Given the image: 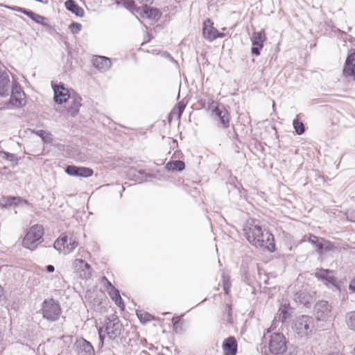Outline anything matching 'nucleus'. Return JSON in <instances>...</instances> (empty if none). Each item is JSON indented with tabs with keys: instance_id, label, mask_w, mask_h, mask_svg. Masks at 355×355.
<instances>
[{
	"instance_id": "nucleus-1",
	"label": "nucleus",
	"mask_w": 355,
	"mask_h": 355,
	"mask_svg": "<svg viewBox=\"0 0 355 355\" xmlns=\"http://www.w3.org/2000/svg\"><path fill=\"white\" fill-rule=\"evenodd\" d=\"M10 94L9 109H17L26 104L25 93L17 81H10L6 71H0V96L7 97Z\"/></svg>"
},
{
	"instance_id": "nucleus-46",
	"label": "nucleus",
	"mask_w": 355,
	"mask_h": 355,
	"mask_svg": "<svg viewBox=\"0 0 355 355\" xmlns=\"http://www.w3.org/2000/svg\"><path fill=\"white\" fill-rule=\"evenodd\" d=\"M6 7L7 8H8V9L12 10H15V11L23 12L25 15H26V12L27 11L26 9L23 8H20V7H17V6H6Z\"/></svg>"
},
{
	"instance_id": "nucleus-35",
	"label": "nucleus",
	"mask_w": 355,
	"mask_h": 355,
	"mask_svg": "<svg viewBox=\"0 0 355 355\" xmlns=\"http://www.w3.org/2000/svg\"><path fill=\"white\" fill-rule=\"evenodd\" d=\"M207 111H220L217 101L209 99L207 101Z\"/></svg>"
},
{
	"instance_id": "nucleus-27",
	"label": "nucleus",
	"mask_w": 355,
	"mask_h": 355,
	"mask_svg": "<svg viewBox=\"0 0 355 355\" xmlns=\"http://www.w3.org/2000/svg\"><path fill=\"white\" fill-rule=\"evenodd\" d=\"M310 297V295H309L306 292L302 291L296 293L295 295V300L303 304H306L307 303H309Z\"/></svg>"
},
{
	"instance_id": "nucleus-6",
	"label": "nucleus",
	"mask_w": 355,
	"mask_h": 355,
	"mask_svg": "<svg viewBox=\"0 0 355 355\" xmlns=\"http://www.w3.org/2000/svg\"><path fill=\"white\" fill-rule=\"evenodd\" d=\"M42 311L44 318L49 321H56L61 314V308L54 300L48 299L43 302Z\"/></svg>"
},
{
	"instance_id": "nucleus-24",
	"label": "nucleus",
	"mask_w": 355,
	"mask_h": 355,
	"mask_svg": "<svg viewBox=\"0 0 355 355\" xmlns=\"http://www.w3.org/2000/svg\"><path fill=\"white\" fill-rule=\"evenodd\" d=\"M264 37L265 35L263 32H254L252 37V42L253 46H263Z\"/></svg>"
},
{
	"instance_id": "nucleus-4",
	"label": "nucleus",
	"mask_w": 355,
	"mask_h": 355,
	"mask_svg": "<svg viewBox=\"0 0 355 355\" xmlns=\"http://www.w3.org/2000/svg\"><path fill=\"white\" fill-rule=\"evenodd\" d=\"M44 229L42 225H35L32 226L25 235L22 245L31 250H34L39 243L42 241Z\"/></svg>"
},
{
	"instance_id": "nucleus-30",
	"label": "nucleus",
	"mask_w": 355,
	"mask_h": 355,
	"mask_svg": "<svg viewBox=\"0 0 355 355\" xmlns=\"http://www.w3.org/2000/svg\"><path fill=\"white\" fill-rule=\"evenodd\" d=\"M343 73L345 77L352 76L355 79V63L349 67L344 66Z\"/></svg>"
},
{
	"instance_id": "nucleus-47",
	"label": "nucleus",
	"mask_w": 355,
	"mask_h": 355,
	"mask_svg": "<svg viewBox=\"0 0 355 355\" xmlns=\"http://www.w3.org/2000/svg\"><path fill=\"white\" fill-rule=\"evenodd\" d=\"M263 47V46H254L251 51H252V53L256 56H258L260 55V49Z\"/></svg>"
},
{
	"instance_id": "nucleus-48",
	"label": "nucleus",
	"mask_w": 355,
	"mask_h": 355,
	"mask_svg": "<svg viewBox=\"0 0 355 355\" xmlns=\"http://www.w3.org/2000/svg\"><path fill=\"white\" fill-rule=\"evenodd\" d=\"M103 281H105V286L107 291L111 289L112 287H114L112 284V283L105 277H103Z\"/></svg>"
},
{
	"instance_id": "nucleus-41",
	"label": "nucleus",
	"mask_w": 355,
	"mask_h": 355,
	"mask_svg": "<svg viewBox=\"0 0 355 355\" xmlns=\"http://www.w3.org/2000/svg\"><path fill=\"white\" fill-rule=\"evenodd\" d=\"M81 98L77 97L73 99V106L71 107V111H78L79 107L81 105Z\"/></svg>"
},
{
	"instance_id": "nucleus-53",
	"label": "nucleus",
	"mask_w": 355,
	"mask_h": 355,
	"mask_svg": "<svg viewBox=\"0 0 355 355\" xmlns=\"http://www.w3.org/2000/svg\"><path fill=\"white\" fill-rule=\"evenodd\" d=\"M140 3L144 4V6L147 5L148 3H152L153 0H137Z\"/></svg>"
},
{
	"instance_id": "nucleus-55",
	"label": "nucleus",
	"mask_w": 355,
	"mask_h": 355,
	"mask_svg": "<svg viewBox=\"0 0 355 355\" xmlns=\"http://www.w3.org/2000/svg\"><path fill=\"white\" fill-rule=\"evenodd\" d=\"M46 270L49 272H53L55 270V268L53 265H48V266H46Z\"/></svg>"
},
{
	"instance_id": "nucleus-10",
	"label": "nucleus",
	"mask_w": 355,
	"mask_h": 355,
	"mask_svg": "<svg viewBox=\"0 0 355 355\" xmlns=\"http://www.w3.org/2000/svg\"><path fill=\"white\" fill-rule=\"evenodd\" d=\"M315 276L319 280L322 281L328 288L336 287L338 288L337 280L334 275V271L329 269H317Z\"/></svg>"
},
{
	"instance_id": "nucleus-25",
	"label": "nucleus",
	"mask_w": 355,
	"mask_h": 355,
	"mask_svg": "<svg viewBox=\"0 0 355 355\" xmlns=\"http://www.w3.org/2000/svg\"><path fill=\"white\" fill-rule=\"evenodd\" d=\"M33 132L40 137L44 143L50 144L53 141L52 135L43 130H33Z\"/></svg>"
},
{
	"instance_id": "nucleus-45",
	"label": "nucleus",
	"mask_w": 355,
	"mask_h": 355,
	"mask_svg": "<svg viewBox=\"0 0 355 355\" xmlns=\"http://www.w3.org/2000/svg\"><path fill=\"white\" fill-rule=\"evenodd\" d=\"M347 218L351 222H355V211H347L346 212Z\"/></svg>"
},
{
	"instance_id": "nucleus-8",
	"label": "nucleus",
	"mask_w": 355,
	"mask_h": 355,
	"mask_svg": "<svg viewBox=\"0 0 355 355\" xmlns=\"http://www.w3.org/2000/svg\"><path fill=\"white\" fill-rule=\"evenodd\" d=\"M295 327L300 336H306L311 333L314 327L313 319L308 315H301L296 320Z\"/></svg>"
},
{
	"instance_id": "nucleus-43",
	"label": "nucleus",
	"mask_w": 355,
	"mask_h": 355,
	"mask_svg": "<svg viewBox=\"0 0 355 355\" xmlns=\"http://www.w3.org/2000/svg\"><path fill=\"white\" fill-rule=\"evenodd\" d=\"M186 107V104L183 101H180L178 105L172 110V111H184Z\"/></svg>"
},
{
	"instance_id": "nucleus-21",
	"label": "nucleus",
	"mask_w": 355,
	"mask_h": 355,
	"mask_svg": "<svg viewBox=\"0 0 355 355\" xmlns=\"http://www.w3.org/2000/svg\"><path fill=\"white\" fill-rule=\"evenodd\" d=\"M165 168L168 171H182L185 168V164L181 160L170 161L166 164Z\"/></svg>"
},
{
	"instance_id": "nucleus-54",
	"label": "nucleus",
	"mask_w": 355,
	"mask_h": 355,
	"mask_svg": "<svg viewBox=\"0 0 355 355\" xmlns=\"http://www.w3.org/2000/svg\"><path fill=\"white\" fill-rule=\"evenodd\" d=\"M11 202L12 200H10V197H8L3 206L7 207L14 205V203H11Z\"/></svg>"
},
{
	"instance_id": "nucleus-3",
	"label": "nucleus",
	"mask_w": 355,
	"mask_h": 355,
	"mask_svg": "<svg viewBox=\"0 0 355 355\" xmlns=\"http://www.w3.org/2000/svg\"><path fill=\"white\" fill-rule=\"evenodd\" d=\"M78 245L77 238L70 232L62 233L53 244L54 248L64 254L72 252Z\"/></svg>"
},
{
	"instance_id": "nucleus-26",
	"label": "nucleus",
	"mask_w": 355,
	"mask_h": 355,
	"mask_svg": "<svg viewBox=\"0 0 355 355\" xmlns=\"http://www.w3.org/2000/svg\"><path fill=\"white\" fill-rule=\"evenodd\" d=\"M319 249L318 252L322 254L324 252L331 251L334 249V245L329 241H326L324 239H321L320 244L319 245Z\"/></svg>"
},
{
	"instance_id": "nucleus-14",
	"label": "nucleus",
	"mask_w": 355,
	"mask_h": 355,
	"mask_svg": "<svg viewBox=\"0 0 355 355\" xmlns=\"http://www.w3.org/2000/svg\"><path fill=\"white\" fill-rule=\"evenodd\" d=\"M75 348L77 355H95L92 345L83 338L76 340L75 343Z\"/></svg>"
},
{
	"instance_id": "nucleus-29",
	"label": "nucleus",
	"mask_w": 355,
	"mask_h": 355,
	"mask_svg": "<svg viewBox=\"0 0 355 355\" xmlns=\"http://www.w3.org/2000/svg\"><path fill=\"white\" fill-rule=\"evenodd\" d=\"M26 15L29 17L31 19H32L34 21L37 22V24H44L43 21L44 20V17L35 13L34 12L31 10H27L26 12Z\"/></svg>"
},
{
	"instance_id": "nucleus-36",
	"label": "nucleus",
	"mask_w": 355,
	"mask_h": 355,
	"mask_svg": "<svg viewBox=\"0 0 355 355\" xmlns=\"http://www.w3.org/2000/svg\"><path fill=\"white\" fill-rule=\"evenodd\" d=\"M223 320L230 323L232 322V315H231V307L228 304L226 305L225 309Z\"/></svg>"
},
{
	"instance_id": "nucleus-58",
	"label": "nucleus",
	"mask_w": 355,
	"mask_h": 355,
	"mask_svg": "<svg viewBox=\"0 0 355 355\" xmlns=\"http://www.w3.org/2000/svg\"><path fill=\"white\" fill-rule=\"evenodd\" d=\"M177 114L178 117L180 118L181 116L182 112H171V114Z\"/></svg>"
},
{
	"instance_id": "nucleus-22",
	"label": "nucleus",
	"mask_w": 355,
	"mask_h": 355,
	"mask_svg": "<svg viewBox=\"0 0 355 355\" xmlns=\"http://www.w3.org/2000/svg\"><path fill=\"white\" fill-rule=\"evenodd\" d=\"M302 115L301 114L297 115L296 118L293 121V128L295 132L300 135H302L305 131V127L304 123L301 121Z\"/></svg>"
},
{
	"instance_id": "nucleus-44",
	"label": "nucleus",
	"mask_w": 355,
	"mask_h": 355,
	"mask_svg": "<svg viewBox=\"0 0 355 355\" xmlns=\"http://www.w3.org/2000/svg\"><path fill=\"white\" fill-rule=\"evenodd\" d=\"M98 335H99V340H100L99 346L103 347V344H104V340L105 339V334H103V328H100L98 329Z\"/></svg>"
},
{
	"instance_id": "nucleus-37",
	"label": "nucleus",
	"mask_w": 355,
	"mask_h": 355,
	"mask_svg": "<svg viewBox=\"0 0 355 355\" xmlns=\"http://www.w3.org/2000/svg\"><path fill=\"white\" fill-rule=\"evenodd\" d=\"M223 289L226 294L229 293L230 288L231 286V283L230 280V277L225 276V275H223Z\"/></svg>"
},
{
	"instance_id": "nucleus-57",
	"label": "nucleus",
	"mask_w": 355,
	"mask_h": 355,
	"mask_svg": "<svg viewBox=\"0 0 355 355\" xmlns=\"http://www.w3.org/2000/svg\"><path fill=\"white\" fill-rule=\"evenodd\" d=\"M327 355H344V354L340 352H331Z\"/></svg>"
},
{
	"instance_id": "nucleus-39",
	"label": "nucleus",
	"mask_w": 355,
	"mask_h": 355,
	"mask_svg": "<svg viewBox=\"0 0 355 355\" xmlns=\"http://www.w3.org/2000/svg\"><path fill=\"white\" fill-rule=\"evenodd\" d=\"M355 63V49L352 51L348 55L344 66H349L350 64Z\"/></svg>"
},
{
	"instance_id": "nucleus-38",
	"label": "nucleus",
	"mask_w": 355,
	"mask_h": 355,
	"mask_svg": "<svg viewBox=\"0 0 355 355\" xmlns=\"http://www.w3.org/2000/svg\"><path fill=\"white\" fill-rule=\"evenodd\" d=\"M137 179L139 181H146L148 178L152 177L150 174H148L144 170H139L138 174L135 175Z\"/></svg>"
},
{
	"instance_id": "nucleus-42",
	"label": "nucleus",
	"mask_w": 355,
	"mask_h": 355,
	"mask_svg": "<svg viewBox=\"0 0 355 355\" xmlns=\"http://www.w3.org/2000/svg\"><path fill=\"white\" fill-rule=\"evenodd\" d=\"M81 24L78 23H72L70 25L71 31L73 33H78L81 30Z\"/></svg>"
},
{
	"instance_id": "nucleus-20",
	"label": "nucleus",
	"mask_w": 355,
	"mask_h": 355,
	"mask_svg": "<svg viewBox=\"0 0 355 355\" xmlns=\"http://www.w3.org/2000/svg\"><path fill=\"white\" fill-rule=\"evenodd\" d=\"M291 309L289 304H282L278 311L279 320L286 322L291 315Z\"/></svg>"
},
{
	"instance_id": "nucleus-34",
	"label": "nucleus",
	"mask_w": 355,
	"mask_h": 355,
	"mask_svg": "<svg viewBox=\"0 0 355 355\" xmlns=\"http://www.w3.org/2000/svg\"><path fill=\"white\" fill-rule=\"evenodd\" d=\"M2 157L4 159H6L7 160L10 161L14 164H17L18 162V159L17 156L14 154L7 153V152H3L2 153Z\"/></svg>"
},
{
	"instance_id": "nucleus-13",
	"label": "nucleus",
	"mask_w": 355,
	"mask_h": 355,
	"mask_svg": "<svg viewBox=\"0 0 355 355\" xmlns=\"http://www.w3.org/2000/svg\"><path fill=\"white\" fill-rule=\"evenodd\" d=\"M65 173L71 176L89 178L93 175V170L90 168L69 165L65 168Z\"/></svg>"
},
{
	"instance_id": "nucleus-50",
	"label": "nucleus",
	"mask_w": 355,
	"mask_h": 355,
	"mask_svg": "<svg viewBox=\"0 0 355 355\" xmlns=\"http://www.w3.org/2000/svg\"><path fill=\"white\" fill-rule=\"evenodd\" d=\"M180 320V317H173L172 318V322H173L174 328L177 327V325L179 323Z\"/></svg>"
},
{
	"instance_id": "nucleus-49",
	"label": "nucleus",
	"mask_w": 355,
	"mask_h": 355,
	"mask_svg": "<svg viewBox=\"0 0 355 355\" xmlns=\"http://www.w3.org/2000/svg\"><path fill=\"white\" fill-rule=\"evenodd\" d=\"M349 289L352 292L355 293V277L350 282Z\"/></svg>"
},
{
	"instance_id": "nucleus-9",
	"label": "nucleus",
	"mask_w": 355,
	"mask_h": 355,
	"mask_svg": "<svg viewBox=\"0 0 355 355\" xmlns=\"http://www.w3.org/2000/svg\"><path fill=\"white\" fill-rule=\"evenodd\" d=\"M314 310L318 320L327 321L332 316V306L327 301L318 302L315 305Z\"/></svg>"
},
{
	"instance_id": "nucleus-17",
	"label": "nucleus",
	"mask_w": 355,
	"mask_h": 355,
	"mask_svg": "<svg viewBox=\"0 0 355 355\" xmlns=\"http://www.w3.org/2000/svg\"><path fill=\"white\" fill-rule=\"evenodd\" d=\"M92 63L94 67L101 71L108 70L112 65L110 58L105 56L96 55L92 59Z\"/></svg>"
},
{
	"instance_id": "nucleus-40",
	"label": "nucleus",
	"mask_w": 355,
	"mask_h": 355,
	"mask_svg": "<svg viewBox=\"0 0 355 355\" xmlns=\"http://www.w3.org/2000/svg\"><path fill=\"white\" fill-rule=\"evenodd\" d=\"M110 297L114 300L115 297L118 296V298L120 299V294L118 289L115 287H112L111 289L107 290Z\"/></svg>"
},
{
	"instance_id": "nucleus-7",
	"label": "nucleus",
	"mask_w": 355,
	"mask_h": 355,
	"mask_svg": "<svg viewBox=\"0 0 355 355\" xmlns=\"http://www.w3.org/2000/svg\"><path fill=\"white\" fill-rule=\"evenodd\" d=\"M286 349L285 336L282 334L275 333L270 335L269 350L275 355L284 353Z\"/></svg>"
},
{
	"instance_id": "nucleus-52",
	"label": "nucleus",
	"mask_w": 355,
	"mask_h": 355,
	"mask_svg": "<svg viewBox=\"0 0 355 355\" xmlns=\"http://www.w3.org/2000/svg\"><path fill=\"white\" fill-rule=\"evenodd\" d=\"M113 300L115 302L116 304H117L119 306H121V305H123V300H122L121 296H120V299H119L118 296H117Z\"/></svg>"
},
{
	"instance_id": "nucleus-51",
	"label": "nucleus",
	"mask_w": 355,
	"mask_h": 355,
	"mask_svg": "<svg viewBox=\"0 0 355 355\" xmlns=\"http://www.w3.org/2000/svg\"><path fill=\"white\" fill-rule=\"evenodd\" d=\"M10 200H12L11 203H14L15 205H17L21 201V198L19 197H10Z\"/></svg>"
},
{
	"instance_id": "nucleus-28",
	"label": "nucleus",
	"mask_w": 355,
	"mask_h": 355,
	"mask_svg": "<svg viewBox=\"0 0 355 355\" xmlns=\"http://www.w3.org/2000/svg\"><path fill=\"white\" fill-rule=\"evenodd\" d=\"M346 324L349 329L355 331V311H352L346 315Z\"/></svg>"
},
{
	"instance_id": "nucleus-19",
	"label": "nucleus",
	"mask_w": 355,
	"mask_h": 355,
	"mask_svg": "<svg viewBox=\"0 0 355 355\" xmlns=\"http://www.w3.org/2000/svg\"><path fill=\"white\" fill-rule=\"evenodd\" d=\"M66 8L75 14L78 17H83L84 10L80 7L73 0H67L65 1Z\"/></svg>"
},
{
	"instance_id": "nucleus-15",
	"label": "nucleus",
	"mask_w": 355,
	"mask_h": 355,
	"mask_svg": "<svg viewBox=\"0 0 355 355\" xmlns=\"http://www.w3.org/2000/svg\"><path fill=\"white\" fill-rule=\"evenodd\" d=\"M54 92L55 102L58 104H62L70 98L69 91L64 87L63 84L55 85L53 86Z\"/></svg>"
},
{
	"instance_id": "nucleus-23",
	"label": "nucleus",
	"mask_w": 355,
	"mask_h": 355,
	"mask_svg": "<svg viewBox=\"0 0 355 355\" xmlns=\"http://www.w3.org/2000/svg\"><path fill=\"white\" fill-rule=\"evenodd\" d=\"M214 119H219L224 127L227 128L230 123L229 112H215Z\"/></svg>"
},
{
	"instance_id": "nucleus-33",
	"label": "nucleus",
	"mask_w": 355,
	"mask_h": 355,
	"mask_svg": "<svg viewBox=\"0 0 355 355\" xmlns=\"http://www.w3.org/2000/svg\"><path fill=\"white\" fill-rule=\"evenodd\" d=\"M122 2L124 6L129 9L132 12H134L135 11L137 12V9L139 8L135 6V3L133 0H122Z\"/></svg>"
},
{
	"instance_id": "nucleus-16",
	"label": "nucleus",
	"mask_w": 355,
	"mask_h": 355,
	"mask_svg": "<svg viewBox=\"0 0 355 355\" xmlns=\"http://www.w3.org/2000/svg\"><path fill=\"white\" fill-rule=\"evenodd\" d=\"M224 355H236L237 352V342L234 336H230L223 343Z\"/></svg>"
},
{
	"instance_id": "nucleus-12",
	"label": "nucleus",
	"mask_w": 355,
	"mask_h": 355,
	"mask_svg": "<svg viewBox=\"0 0 355 355\" xmlns=\"http://www.w3.org/2000/svg\"><path fill=\"white\" fill-rule=\"evenodd\" d=\"M202 33L204 37L209 41H213L218 37H223L225 35L224 33H219L218 30L213 26V23L209 19L204 21Z\"/></svg>"
},
{
	"instance_id": "nucleus-5",
	"label": "nucleus",
	"mask_w": 355,
	"mask_h": 355,
	"mask_svg": "<svg viewBox=\"0 0 355 355\" xmlns=\"http://www.w3.org/2000/svg\"><path fill=\"white\" fill-rule=\"evenodd\" d=\"M105 329L108 338L114 340L121 336L123 327L119 318L112 315L105 320Z\"/></svg>"
},
{
	"instance_id": "nucleus-11",
	"label": "nucleus",
	"mask_w": 355,
	"mask_h": 355,
	"mask_svg": "<svg viewBox=\"0 0 355 355\" xmlns=\"http://www.w3.org/2000/svg\"><path fill=\"white\" fill-rule=\"evenodd\" d=\"M74 272L80 278L88 279L92 276V268L89 264L81 259H76L73 263Z\"/></svg>"
},
{
	"instance_id": "nucleus-18",
	"label": "nucleus",
	"mask_w": 355,
	"mask_h": 355,
	"mask_svg": "<svg viewBox=\"0 0 355 355\" xmlns=\"http://www.w3.org/2000/svg\"><path fill=\"white\" fill-rule=\"evenodd\" d=\"M137 12L142 17L146 16L150 19H156L159 17V11L157 8H148L147 5L137 9Z\"/></svg>"
},
{
	"instance_id": "nucleus-59",
	"label": "nucleus",
	"mask_w": 355,
	"mask_h": 355,
	"mask_svg": "<svg viewBox=\"0 0 355 355\" xmlns=\"http://www.w3.org/2000/svg\"><path fill=\"white\" fill-rule=\"evenodd\" d=\"M354 353H355V347H354Z\"/></svg>"
},
{
	"instance_id": "nucleus-31",
	"label": "nucleus",
	"mask_w": 355,
	"mask_h": 355,
	"mask_svg": "<svg viewBox=\"0 0 355 355\" xmlns=\"http://www.w3.org/2000/svg\"><path fill=\"white\" fill-rule=\"evenodd\" d=\"M137 315L140 321L144 323L150 322L153 319V316L150 314L143 311H137Z\"/></svg>"
},
{
	"instance_id": "nucleus-2",
	"label": "nucleus",
	"mask_w": 355,
	"mask_h": 355,
	"mask_svg": "<svg viewBox=\"0 0 355 355\" xmlns=\"http://www.w3.org/2000/svg\"><path fill=\"white\" fill-rule=\"evenodd\" d=\"M245 237L250 243L261 249L273 252L275 248L274 237L272 234L255 224L247 225L243 229Z\"/></svg>"
},
{
	"instance_id": "nucleus-56",
	"label": "nucleus",
	"mask_w": 355,
	"mask_h": 355,
	"mask_svg": "<svg viewBox=\"0 0 355 355\" xmlns=\"http://www.w3.org/2000/svg\"><path fill=\"white\" fill-rule=\"evenodd\" d=\"M277 320V317L275 318L273 322H272V324H271L270 327L268 329V333L270 332L273 329L275 328V322Z\"/></svg>"
},
{
	"instance_id": "nucleus-32",
	"label": "nucleus",
	"mask_w": 355,
	"mask_h": 355,
	"mask_svg": "<svg viewBox=\"0 0 355 355\" xmlns=\"http://www.w3.org/2000/svg\"><path fill=\"white\" fill-rule=\"evenodd\" d=\"M321 239L322 238H318L313 234H309L307 238V241L316 248V251L318 252L320 247L319 245L320 244Z\"/></svg>"
}]
</instances>
